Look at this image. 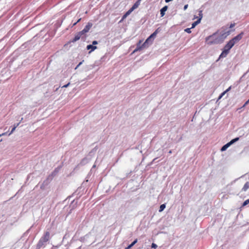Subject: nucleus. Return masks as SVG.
Instances as JSON below:
<instances>
[{
	"label": "nucleus",
	"mask_w": 249,
	"mask_h": 249,
	"mask_svg": "<svg viewBox=\"0 0 249 249\" xmlns=\"http://www.w3.org/2000/svg\"><path fill=\"white\" fill-rule=\"evenodd\" d=\"M224 40L222 36L217 33L210 36L206 38V42L207 44L211 45L213 44H217L221 43Z\"/></svg>",
	"instance_id": "f257e3e1"
},
{
	"label": "nucleus",
	"mask_w": 249,
	"mask_h": 249,
	"mask_svg": "<svg viewBox=\"0 0 249 249\" xmlns=\"http://www.w3.org/2000/svg\"><path fill=\"white\" fill-rule=\"evenodd\" d=\"M243 35V33H241L236 36L230 40L224 46V49L229 53V51L234 45L240 40Z\"/></svg>",
	"instance_id": "f03ea898"
},
{
	"label": "nucleus",
	"mask_w": 249,
	"mask_h": 249,
	"mask_svg": "<svg viewBox=\"0 0 249 249\" xmlns=\"http://www.w3.org/2000/svg\"><path fill=\"white\" fill-rule=\"evenodd\" d=\"M50 239V232L49 231H46L44 233L43 236L39 240L37 246L40 247L42 246L44 243L47 242Z\"/></svg>",
	"instance_id": "7ed1b4c3"
},
{
	"label": "nucleus",
	"mask_w": 249,
	"mask_h": 249,
	"mask_svg": "<svg viewBox=\"0 0 249 249\" xmlns=\"http://www.w3.org/2000/svg\"><path fill=\"white\" fill-rule=\"evenodd\" d=\"M92 26V24L90 22L88 23L87 25L85 27L83 30H82L81 32L84 35L85 34L88 33L90 29L91 28Z\"/></svg>",
	"instance_id": "20e7f679"
},
{
	"label": "nucleus",
	"mask_w": 249,
	"mask_h": 249,
	"mask_svg": "<svg viewBox=\"0 0 249 249\" xmlns=\"http://www.w3.org/2000/svg\"><path fill=\"white\" fill-rule=\"evenodd\" d=\"M84 34L80 31L76 34L74 37L71 40V42H75L80 39L81 37Z\"/></svg>",
	"instance_id": "39448f33"
},
{
	"label": "nucleus",
	"mask_w": 249,
	"mask_h": 249,
	"mask_svg": "<svg viewBox=\"0 0 249 249\" xmlns=\"http://www.w3.org/2000/svg\"><path fill=\"white\" fill-rule=\"evenodd\" d=\"M199 18L196 21L193 23L191 28H195L196 25L200 22L201 19L202 18V14L201 13V11L199 12Z\"/></svg>",
	"instance_id": "423d86ee"
},
{
	"label": "nucleus",
	"mask_w": 249,
	"mask_h": 249,
	"mask_svg": "<svg viewBox=\"0 0 249 249\" xmlns=\"http://www.w3.org/2000/svg\"><path fill=\"white\" fill-rule=\"evenodd\" d=\"M142 42V41L141 40L139 41V42L137 44V47L133 51V53L140 51L142 49V45H141Z\"/></svg>",
	"instance_id": "0eeeda50"
},
{
	"label": "nucleus",
	"mask_w": 249,
	"mask_h": 249,
	"mask_svg": "<svg viewBox=\"0 0 249 249\" xmlns=\"http://www.w3.org/2000/svg\"><path fill=\"white\" fill-rule=\"evenodd\" d=\"M141 0H138L130 8L131 10L133 11L135 9L137 8L140 4V1Z\"/></svg>",
	"instance_id": "6e6552de"
},
{
	"label": "nucleus",
	"mask_w": 249,
	"mask_h": 249,
	"mask_svg": "<svg viewBox=\"0 0 249 249\" xmlns=\"http://www.w3.org/2000/svg\"><path fill=\"white\" fill-rule=\"evenodd\" d=\"M87 50L91 49V50L89 52V53H90L92 51H94L97 49V47L96 46H93L92 45H88L87 46Z\"/></svg>",
	"instance_id": "1a4fd4ad"
},
{
	"label": "nucleus",
	"mask_w": 249,
	"mask_h": 249,
	"mask_svg": "<svg viewBox=\"0 0 249 249\" xmlns=\"http://www.w3.org/2000/svg\"><path fill=\"white\" fill-rule=\"evenodd\" d=\"M168 8L167 6H165L163 8H162L160 11V16L161 17H163L165 15V12L167 11Z\"/></svg>",
	"instance_id": "9d476101"
},
{
	"label": "nucleus",
	"mask_w": 249,
	"mask_h": 249,
	"mask_svg": "<svg viewBox=\"0 0 249 249\" xmlns=\"http://www.w3.org/2000/svg\"><path fill=\"white\" fill-rule=\"evenodd\" d=\"M249 189V182H247L244 185L242 189V191L246 192L247 190Z\"/></svg>",
	"instance_id": "9b49d317"
},
{
	"label": "nucleus",
	"mask_w": 249,
	"mask_h": 249,
	"mask_svg": "<svg viewBox=\"0 0 249 249\" xmlns=\"http://www.w3.org/2000/svg\"><path fill=\"white\" fill-rule=\"evenodd\" d=\"M138 241L137 239H136L131 244L126 247L125 249H130Z\"/></svg>",
	"instance_id": "f8f14e48"
},
{
	"label": "nucleus",
	"mask_w": 249,
	"mask_h": 249,
	"mask_svg": "<svg viewBox=\"0 0 249 249\" xmlns=\"http://www.w3.org/2000/svg\"><path fill=\"white\" fill-rule=\"evenodd\" d=\"M228 53H229V52L224 49L223 51H222V53L220 55V57H225Z\"/></svg>",
	"instance_id": "ddd939ff"
},
{
	"label": "nucleus",
	"mask_w": 249,
	"mask_h": 249,
	"mask_svg": "<svg viewBox=\"0 0 249 249\" xmlns=\"http://www.w3.org/2000/svg\"><path fill=\"white\" fill-rule=\"evenodd\" d=\"M239 138L238 137L236 138L235 139H233L232 140H231L230 142H229L228 143L230 145H231L232 144H233V143H234L235 142L238 141L239 140Z\"/></svg>",
	"instance_id": "4468645a"
},
{
	"label": "nucleus",
	"mask_w": 249,
	"mask_h": 249,
	"mask_svg": "<svg viewBox=\"0 0 249 249\" xmlns=\"http://www.w3.org/2000/svg\"><path fill=\"white\" fill-rule=\"evenodd\" d=\"M230 146V145L228 142L227 144H225L224 146H222V147L221 149V150L222 151H225Z\"/></svg>",
	"instance_id": "2eb2a0df"
},
{
	"label": "nucleus",
	"mask_w": 249,
	"mask_h": 249,
	"mask_svg": "<svg viewBox=\"0 0 249 249\" xmlns=\"http://www.w3.org/2000/svg\"><path fill=\"white\" fill-rule=\"evenodd\" d=\"M160 31V28H158V29H157L156 30V31L153 34H151V36L155 37Z\"/></svg>",
	"instance_id": "dca6fc26"
},
{
	"label": "nucleus",
	"mask_w": 249,
	"mask_h": 249,
	"mask_svg": "<svg viewBox=\"0 0 249 249\" xmlns=\"http://www.w3.org/2000/svg\"><path fill=\"white\" fill-rule=\"evenodd\" d=\"M165 204H161L160 206L159 212H162V211H163V210L165 209Z\"/></svg>",
	"instance_id": "f3484780"
},
{
	"label": "nucleus",
	"mask_w": 249,
	"mask_h": 249,
	"mask_svg": "<svg viewBox=\"0 0 249 249\" xmlns=\"http://www.w3.org/2000/svg\"><path fill=\"white\" fill-rule=\"evenodd\" d=\"M249 204V199H247V200H245V201L243 202V204H242V207H244V206H245L246 205H247V204Z\"/></svg>",
	"instance_id": "a211bd4d"
},
{
	"label": "nucleus",
	"mask_w": 249,
	"mask_h": 249,
	"mask_svg": "<svg viewBox=\"0 0 249 249\" xmlns=\"http://www.w3.org/2000/svg\"><path fill=\"white\" fill-rule=\"evenodd\" d=\"M192 28H186L184 30V31L188 34H190L191 33V29Z\"/></svg>",
	"instance_id": "6ab92c4d"
},
{
	"label": "nucleus",
	"mask_w": 249,
	"mask_h": 249,
	"mask_svg": "<svg viewBox=\"0 0 249 249\" xmlns=\"http://www.w3.org/2000/svg\"><path fill=\"white\" fill-rule=\"evenodd\" d=\"M155 37L154 36H151V35L146 39V42H148L151 41V38Z\"/></svg>",
	"instance_id": "aec40b11"
},
{
	"label": "nucleus",
	"mask_w": 249,
	"mask_h": 249,
	"mask_svg": "<svg viewBox=\"0 0 249 249\" xmlns=\"http://www.w3.org/2000/svg\"><path fill=\"white\" fill-rule=\"evenodd\" d=\"M133 11L131 10V9H130L128 11H127L124 14L126 15V16L127 17L128 15H129L131 12H132Z\"/></svg>",
	"instance_id": "412c9836"
},
{
	"label": "nucleus",
	"mask_w": 249,
	"mask_h": 249,
	"mask_svg": "<svg viewBox=\"0 0 249 249\" xmlns=\"http://www.w3.org/2000/svg\"><path fill=\"white\" fill-rule=\"evenodd\" d=\"M249 104V99L245 102L242 107H245L247 105Z\"/></svg>",
	"instance_id": "4be33fe9"
},
{
	"label": "nucleus",
	"mask_w": 249,
	"mask_h": 249,
	"mask_svg": "<svg viewBox=\"0 0 249 249\" xmlns=\"http://www.w3.org/2000/svg\"><path fill=\"white\" fill-rule=\"evenodd\" d=\"M151 247L154 249H156L157 248V245L155 243H152Z\"/></svg>",
	"instance_id": "5701e85b"
},
{
	"label": "nucleus",
	"mask_w": 249,
	"mask_h": 249,
	"mask_svg": "<svg viewBox=\"0 0 249 249\" xmlns=\"http://www.w3.org/2000/svg\"><path fill=\"white\" fill-rule=\"evenodd\" d=\"M148 42H146V40L145 42L142 44V49L146 47V44Z\"/></svg>",
	"instance_id": "b1692460"
},
{
	"label": "nucleus",
	"mask_w": 249,
	"mask_h": 249,
	"mask_svg": "<svg viewBox=\"0 0 249 249\" xmlns=\"http://www.w3.org/2000/svg\"><path fill=\"white\" fill-rule=\"evenodd\" d=\"M16 129V128L15 127H13V128H12L11 131L9 133V135H10L11 134H12L13 133V132Z\"/></svg>",
	"instance_id": "393cba45"
},
{
	"label": "nucleus",
	"mask_w": 249,
	"mask_h": 249,
	"mask_svg": "<svg viewBox=\"0 0 249 249\" xmlns=\"http://www.w3.org/2000/svg\"><path fill=\"white\" fill-rule=\"evenodd\" d=\"M126 17H127L126 15L124 14V16H123L120 22L123 21Z\"/></svg>",
	"instance_id": "a878e982"
},
{
	"label": "nucleus",
	"mask_w": 249,
	"mask_h": 249,
	"mask_svg": "<svg viewBox=\"0 0 249 249\" xmlns=\"http://www.w3.org/2000/svg\"><path fill=\"white\" fill-rule=\"evenodd\" d=\"M70 85V83H68L67 84L64 85L62 88H67Z\"/></svg>",
	"instance_id": "bb28decb"
},
{
	"label": "nucleus",
	"mask_w": 249,
	"mask_h": 249,
	"mask_svg": "<svg viewBox=\"0 0 249 249\" xmlns=\"http://www.w3.org/2000/svg\"><path fill=\"white\" fill-rule=\"evenodd\" d=\"M226 93V91H224L223 92H222L221 95H220L219 98H221Z\"/></svg>",
	"instance_id": "cd10ccee"
},
{
	"label": "nucleus",
	"mask_w": 249,
	"mask_h": 249,
	"mask_svg": "<svg viewBox=\"0 0 249 249\" xmlns=\"http://www.w3.org/2000/svg\"><path fill=\"white\" fill-rule=\"evenodd\" d=\"M98 44V42L97 41L94 40L92 42V45H95Z\"/></svg>",
	"instance_id": "c85d7f7f"
},
{
	"label": "nucleus",
	"mask_w": 249,
	"mask_h": 249,
	"mask_svg": "<svg viewBox=\"0 0 249 249\" xmlns=\"http://www.w3.org/2000/svg\"><path fill=\"white\" fill-rule=\"evenodd\" d=\"M19 123H18V124H15L14 125V127H15V128H17V127L19 125Z\"/></svg>",
	"instance_id": "c756f323"
},
{
	"label": "nucleus",
	"mask_w": 249,
	"mask_h": 249,
	"mask_svg": "<svg viewBox=\"0 0 249 249\" xmlns=\"http://www.w3.org/2000/svg\"><path fill=\"white\" fill-rule=\"evenodd\" d=\"M188 4L185 5L184 6V10H185L188 8Z\"/></svg>",
	"instance_id": "7c9ffc66"
},
{
	"label": "nucleus",
	"mask_w": 249,
	"mask_h": 249,
	"mask_svg": "<svg viewBox=\"0 0 249 249\" xmlns=\"http://www.w3.org/2000/svg\"><path fill=\"white\" fill-rule=\"evenodd\" d=\"M234 25H235L234 23H232L230 25V28H232L234 26Z\"/></svg>",
	"instance_id": "2f4dec72"
},
{
	"label": "nucleus",
	"mask_w": 249,
	"mask_h": 249,
	"mask_svg": "<svg viewBox=\"0 0 249 249\" xmlns=\"http://www.w3.org/2000/svg\"><path fill=\"white\" fill-rule=\"evenodd\" d=\"M81 18H79L76 22L73 24V25H75L77 24V23L79 22L81 20Z\"/></svg>",
	"instance_id": "473e14b6"
},
{
	"label": "nucleus",
	"mask_w": 249,
	"mask_h": 249,
	"mask_svg": "<svg viewBox=\"0 0 249 249\" xmlns=\"http://www.w3.org/2000/svg\"><path fill=\"white\" fill-rule=\"evenodd\" d=\"M231 89V87H230L228 89H227L225 91H226V93L228 91H229Z\"/></svg>",
	"instance_id": "72a5a7b5"
},
{
	"label": "nucleus",
	"mask_w": 249,
	"mask_h": 249,
	"mask_svg": "<svg viewBox=\"0 0 249 249\" xmlns=\"http://www.w3.org/2000/svg\"><path fill=\"white\" fill-rule=\"evenodd\" d=\"M82 63V62H80L79 63V64L77 66V67H76L75 69H77L80 65H81Z\"/></svg>",
	"instance_id": "f704fd0d"
},
{
	"label": "nucleus",
	"mask_w": 249,
	"mask_h": 249,
	"mask_svg": "<svg viewBox=\"0 0 249 249\" xmlns=\"http://www.w3.org/2000/svg\"><path fill=\"white\" fill-rule=\"evenodd\" d=\"M6 134H7V132H5V133H2V134H0V137L1 136L6 135Z\"/></svg>",
	"instance_id": "c9c22d12"
}]
</instances>
